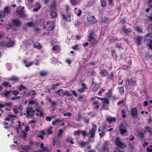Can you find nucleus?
Segmentation results:
<instances>
[{
  "label": "nucleus",
  "instance_id": "9",
  "mask_svg": "<svg viewBox=\"0 0 152 152\" xmlns=\"http://www.w3.org/2000/svg\"><path fill=\"white\" fill-rule=\"evenodd\" d=\"M34 111L33 110V108L32 107H28L26 109V116H30L31 118H32L34 115Z\"/></svg>",
  "mask_w": 152,
  "mask_h": 152
},
{
  "label": "nucleus",
  "instance_id": "38",
  "mask_svg": "<svg viewBox=\"0 0 152 152\" xmlns=\"http://www.w3.org/2000/svg\"><path fill=\"white\" fill-rule=\"evenodd\" d=\"M64 133L63 130L62 129H60L58 131L57 136L59 138L61 137L62 134Z\"/></svg>",
  "mask_w": 152,
  "mask_h": 152
},
{
  "label": "nucleus",
  "instance_id": "53",
  "mask_svg": "<svg viewBox=\"0 0 152 152\" xmlns=\"http://www.w3.org/2000/svg\"><path fill=\"white\" fill-rule=\"evenodd\" d=\"M51 104L52 107H53V110H54L55 109L56 106L57 105V102L55 101H53L52 102Z\"/></svg>",
  "mask_w": 152,
  "mask_h": 152
},
{
  "label": "nucleus",
  "instance_id": "62",
  "mask_svg": "<svg viewBox=\"0 0 152 152\" xmlns=\"http://www.w3.org/2000/svg\"><path fill=\"white\" fill-rule=\"evenodd\" d=\"M81 23L80 22L77 20L75 22V25L76 26H80L81 25Z\"/></svg>",
  "mask_w": 152,
  "mask_h": 152
},
{
  "label": "nucleus",
  "instance_id": "59",
  "mask_svg": "<svg viewBox=\"0 0 152 152\" xmlns=\"http://www.w3.org/2000/svg\"><path fill=\"white\" fill-rule=\"evenodd\" d=\"M27 25L29 27H34V23L32 22L27 23Z\"/></svg>",
  "mask_w": 152,
  "mask_h": 152
},
{
  "label": "nucleus",
  "instance_id": "61",
  "mask_svg": "<svg viewBox=\"0 0 152 152\" xmlns=\"http://www.w3.org/2000/svg\"><path fill=\"white\" fill-rule=\"evenodd\" d=\"M30 148V146L28 145H25V149L24 150L26 152H27V151L29 150Z\"/></svg>",
  "mask_w": 152,
  "mask_h": 152
},
{
  "label": "nucleus",
  "instance_id": "44",
  "mask_svg": "<svg viewBox=\"0 0 152 152\" xmlns=\"http://www.w3.org/2000/svg\"><path fill=\"white\" fill-rule=\"evenodd\" d=\"M84 95L83 94L82 95H80L78 98V100L81 102H84L85 100H83V99L84 98Z\"/></svg>",
  "mask_w": 152,
  "mask_h": 152
},
{
  "label": "nucleus",
  "instance_id": "40",
  "mask_svg": "<svg viewBox=\"0 0 152 152\" xmlns=\"http://www.w3.org/2000/svg\"><path fill=\"white\" fill-rule=\"evenodd\" d=\"M14 43L12 41H10L7 43L6 44V46L7 47L9 48L10 47H12L14 45Z\"/></svg>",
  "mask_w": 152,
  "mask_h": 152
},
{
  "label": "nucleus",
  "instance_id": "42",
  "mask_svg": "<svg viewBox=\"0 0 152 152\" xmlns=\"http://www.w3.org/2000/svg\"><path fill=\"white\" fill-rule=\"evenodd\" d=\"M126 111L125 109H122L121 110V114H122V117L123 118H125L126 117Z\"/></svg>",
  "mask_w": 152,
  "mask_h": 152
},
{
  "label": "nucleus",
  "instance_id": "28",
  "mask_svg": "<svg viewBox=\"0 0 152 152\" xmlns=\"http://www.w3.org/2000/svg\"><path fill=\"white\" fill-rule=\"evenodd\" d=\"M145 134H144L142 132V131H140L139 132H138V135L140 137V139H143L144 137V135H145Z\"/></svg>",
  "mask_w": 152,
  "mask_h": 152
},
{
  "label": "nucleus",
  "instance_id": "41",
  "mask_svg": "<svg viewBox=\"0 0 152 152\" xmlns=\"http://www.w3.org/2000/svg\"><path fill=\"white\" fill-rule=\"evenodd\" d=\"M2 85L4 86L7 87H8L10 88L12 87V86L9 84L8 82L4 81L3 82Z\"/></svg>",
  "mask_w": 152,
  "mask_h": 152
},
{
  "label": "nucleus",
  "instance_id": "11",
  "mask_svg": "<svg viewBox=\"0 0 152 152\" xmlns=\"http://www.w3.org/2000/svg\"><path fill=\"white\" fill-rule=\"evenodd\" d=\"M131 116L132 118H136L137 116V111L135 107L132 108L131 111Z\"/></svg>",
  "mask_w": 152,
  "mask_h": 152
},
{
  "label": "nucleus",
  "instance_id": "24",
  "mask_svg": "<svg viewBox=\"0 0 152 152\" xmlns=\"http://www.w3.org/2000/svg\"><path fill=\"white\" fill-rule=\"evenodd\" d=\"M23 63L24 64H25V66L26 67H28L30 66H31V65H32L34 62L33 61H31L30 62H29L28 64H27V61L26 60H24L23 61Z\"/></svg>",
  "mask_w": 152,
  "mask_h": 152
},
{
  "label": "nucleus",
  "instance_id": "30",
  "mask_svg": "<svg viewBox=\"0 0 152 152\" xmlns=\"http://www.w3.org/2000/svg\"><path fill=\"white\" fill-rule=\"evenodd\" d=\"M134 28L136 29L137 33L139 34H142L143 32L142 29L140 27L137 26L135 27H134Z\"/></svg>",
  "mask_w": 152,
  "mask_h": 152
},
{
  "label": "nucleus",
  "instance_id": "1",
  "mask_svg": "<svg viewBox=\"0 0 152 152\" xmlns=\"http://www.w3.org/2000/svg\"><path fill=\"white\" fill-rule=\"evenodd\" d=\"M69 7L68 6L66 7V12L67 13L66 15H64L63 12H61V17L62 18L63 20L66 21L68 22H70L71 21L72 18H73L71 13L70 12H69Z\"/></svg>",
  "mask_w": 152,
  "mask_h": 152
},
{
  "label": "nucleus",
  "instance_id": "46",
  "mask_svg": "<svg viewBox=\"0 0 152 152\" xmlns=\"http://www.w3.org/2000/svg\"><path fill=\"white\" fill-rule=\"evenodd\" d=\"M61 120L59 119H56L55 120L52 121V125H55L57 123L61 121Z\"/></svg>",
  "mask_w": 152,
  "mask_h": 152
},
{
  "label": "nucleus",
  "instance_id": "4",
  "mask_svg": "<svg viewBox=\"0 0 152 152\" xmlns=\"http://www.w3.org/2000/svg\"><path fill=\"white\" fill-rule=\"evenodd\" d=\"M98 97L95 96L93 97L91 99V101H92V105L94 108L96 110H98L99 107L100 105H101V103H100V101L98 100H97L96 99H98Z\"/></svg>",
  "mask_w": 152,
  "mask_h": 152
},
{
  "label": "nucleus",
  "instance_id": "7",
  "mask_svg": "<svg viewBox=\"0 0 152 152\" xmlns=\"http://www.w3.org/2000/svg\"><path fill=\"white\" fill-rule=\"evenodd\" d=\"M115 144L120 148L124 149L126 148V144L123 143L119 137H117L115 141Z\"/></svg>",
  "mask_w": 152,
  "mask_h": 152
},
{
  "label": "nucleus",
  "instance_id": "52",
  "mask_svg": "<svg viewBox=\"0 0 152 152\" xmlns=\"http://www.w3.org/2000/svg\"><path fill=\"white\" fill-rule=\"evenodd\" d=\"M124 85L123 86L121 87L119 89V92L121 94H123L124 92Z\"/></svg>",
  "mask_w": 152,
  "mask_h": 152
},
{
  "label": "nucleus",
  "instance_id": "60",
  "mask_svg": "<svg viewBox=\"0 0 152 152\" xmlns=\"http://www.w3.org/2000/svg\"><path fill=\"white\" fill-rule=\"evenodd\" d=\"M78 12H75L77 16H80L81 15V14L82 13V11L81 10L79 9L78 10Z\"/></svg>",
  "mask_w": 152,
  "mask_h": 152
},
{
  "label": "nucleus",
  "instance_id": "10",
  "mask_svg": "<svg viewBox=\"0 0 152 152\" xmlns=\"http://www.w3.org/2000/svg\"><path fill=\"white\" fill-rule=\"evenodd\" d=\"M87 18L88 22L91 24H94L96 22V19L93 16H88Z\"/></svg>",
  "mask_w": 152,
  "mask_h": 152
},
{
  "label": "nucleus",
  "instance_id": "34",
  "mask_svg": "<svg viewBox=\"0 0 152 152\" xmlns=\"http://www.w3.org/2000/svg\"><path fill=\"white\" fill-rule=\"evenodd\" d=\"M145 129L146 132H148L151 135L152 134V131L151 129L149 126H147L145 127Z\"/></svg>",
  "mask_w": 152,
  "mask_h": 152
},
{
  "label": "nucleus",
  "instance_id": "19",
  "mask_svg": "<svg viewBox=\"0 0 152 152\" xmlns=\"http://www.w3.org/2000/svg\"><path fill=\"white\" fill-rule=\"evenodd\" d=\"M56 10H51L50 14L52 18H54L57 17V13Z\"/></svg>",
  "mask_w": 152,
  "mask_h": 152
},
{
  "label": "nucleus",
  "instance_id": "25",
  "mask_svg": "<svg viewBox=\"0 0 152 152\" xmlns=\"http://www.w3.org/2000/svg\"><path fill=\"white\" fill-rule=\"evenodd\" d=\"M107 121L109 123H111L112 121L115 122L116 121V119L115 118L107 117L106 119Z\"/></svg>",
  "mask_w": 152,
  "mask_h": 152
},
{
  "label": "nucleus",
  "instance_id": "45",
  "mask_svg": "<svg viewBox=\"0 0 152 152\" xmlns=\"http://www.w3.org/2000/svg\"><path fill=\"white\" fill-rule=\"evenodd\" d=\"M47 72L45 71H42L39 72V75L42 77H44L47 75Z\"/></svg>",
  "mask_w": 152,
  "mask_h": 152
},
{
  "label": "nucleus",
  "instance_id": "55",
  "mask_svg": "<svg viewBox=\"0 0 152 152\" xmlns=\"http://www.w3.org/2000/svg\"><path fill=\"white\" fill-rule=\"evenodd\" d=\"M26 87L24 86L23 85L21 84L20 85V87L18 89L20 91H21L22 89L25 90L26 89Z\"/></svg>",
  "mask_w": 152,
  "mask_h": 152
},
{
  "label": "nucleus",
  "instance_id": "37",
  "mask_svg": "<svg viewBox=\"0 0 152 152\" xmlns=\"http://www.w3.org/2000/svg\"><path fill=\"white\" fill-rule=\"evenodd\" d=\"M114 77V75L113 72H110V75H108L107 76L108 79L111 80H113V79Z\"/></svg>",
  "mask_w": 152,
  "mask_h": 152
},
{
  "label": "nucleus",
  "instance_id": "63",
  "mask_svg": "<svg viewBox=\"0 0 152 152\" xmlns=\"http://www.w3.org/2000/svg\"><path fill=\"white\" fill-rule=\"evenodd\" d=\"M45 23V21L42 19H41L40 20L39 23V24L41 26H43L44 24Z\"/></svg>",
  "mask_w": 152,
  "mask_h": 152
},
{
  "label": "nucleus",
  "instance_id": "12",
  "mask_svg": "<svg viewBox=\"0 0 152 152\" xmlns=\"http://www.w3.org/2000/svg\"><path fill=\"white\" fill-rule=\"evenodd\" d=\"M142 37L138 36L134 38V40L136 43L137 46H140L142 42Z\"/></svg>",
  "mask_w": 152,
  "mask_h": 152
},
{
  "label": "nucleus",
  "instance_id": "6",
  "mask_svg": "<svg viewBox=\"0 0 152 152\" xmlns=\"http://www.w3.org/2000/svg\"><path fill=\"white\" fill-rule=\"evenodd\" d=\"M126 128V126L123 123L119 125L118 127V130L121 134L123 135L127 132Z\"/></svg>",
  "mask_w": 152,
  "mask_h": 152
},
{
  "label": "nucleus",
  "instance_id": "14",
  "mask_svg": "<svg viewBox=\"0 0 152 152\" xmlns=\"http://www.w3.org/2000/svg\"><path fill=\"white\" fill-rule=\"evenodd\" d=\"M127 81L129 86H134L137 83L136 80L134 78H131L130 80L128 79Z\"/></svg>",
  "mask_w": 152,
  "mask_h": 152
},
{
  "label": "nucleus",
  "instance_id": "3",
  "mask_svg": "<svg viewBox=\"0 0 152 152\" xmlns=\"http://www.w3.org/2000/svg\"><path fill=\"white\" fill-rule=\"evenodd\" d=\"M24 7L21 6L18 7L16 9V12L18 15V17L20 18H24L27 17V14L25 13L24 10Z\"/></svg>",
  "mask_w": 152,
  "mask_h": 152
},
{
  "label": "nucleus",
  "instance_id": "8",
  "mask_svg": "<svg viewBox=\"0 0 152 152\" xmlns=\"http://www.w3.org/2000/svg\"><path fill=\"white\" fill-rule=\"evenodd\" d=\"M96 129V125L95 124H93L92 128L89 130V135H90V137L91 138H92L94 137Z\"/></svg>",
  "mask_w": 152,
  "mask_h": 152
},
{
  "label": "nucleus",
  "instance_id": "16",
  "mask_svg": "<svg viewBox=\"0 0 152 152\" xmlns=\"http://www.w3.org/2000/svg\"><path fill=\"white\" fill-rule=\"evenodd\" d=\"M52 50L54 51V53L56 54L59 53L61 51L60 48L58 45L54 46L52 49Z\"/></svg>",
  "mask_w": 152,
  "mask_h": 152
},
{
  "label": "nucleus",
  "instance_id": "57",
  "mask_svg": "<svg viewBox=\"0 0 152 152\" xmlns=\"http://www.w3.org/2000/svg\"><path fill=\"white\" fill-rule=\"evenodd\" d=\"M106 132H104L102 131H101V132L99 133V134L100 135L101 138H102L105 135V133Z\"/></svg>",
  "mask_w": 152,
  "mask_h": 152
},
{
  "label": "nucleus",
  "instance_id": "54",
  "mask_svg": "<svg viewBox=\"0 0 152 152\" xmlns=\"http://www.w3.org/2000/svg\"><path fill=\"white\" fill-rule=\"evenodd\" d=\"M64 96L65 95H66L68 96H72V94L70 93H69V91H65L64 93Z\"/></svg>",
  "mask_w": 152,
  "mask_h": 152
},
{
  "label": "nucleus",
  "instance_id": "56",
  "mask_svg": "<svg viewBox=\"0 0 152 152\" xmlns=\"http://www.w3.org/2000/svg\"><path fill=\"white\" fill-rule=\"evenodd\" d=\"M21 98V97L20 96H17L16 97H13L11 98V99L12 100H13V101H16L17 100H19Z\"/></svg>",
  "mask_w": 152,
  "mask_h": 152
},
{
  "label": "nucleus",
  "instance_id": "23",
  "mask_svg": "<svg viewBox=\"0 0 152 152\" xmlns=\"http://www.w3.org/2000/svg\"><path fill=\"white\" fill-rule=\"evenodd\" d=\"M33 45L35 48H36L39 49H41L42 48V46L40 44L39 42H35L34 43Z\"/></svg>",
  "mask_w": 152,
  "mask_h": 152
},
{
  "label": "nucleus",
  "instance_id": "5",
  "mask_svg": "<svg viewBox=\"0 0 152 152\" xmlns=\"http://www.w3.org/2000/svg\"><path fill=\"white\" fill-rule=\"evenodd\" d=\"M98 99L100 100L103 103L102 108L103 110H109L108 105L109 103V100L108 99L105 98H98Z\"/></svg>",
  "mask_w": 152,
  "mask_h": 152
},
{
  "label": "nucleus",
  "instance_id": "31",
  "mask_svg": "<svg viewBox=\"0 0 152 152\" xmlns=\"http://www.w3.org/2000/svg\"><path fill=\"white\" fill-rule=\"evenodd\" d=\"M55 28V25L53 24H50L49 26L46 29V30L48 31H52Z\"/></svg>",
  "mask_w": 152,
  "mask_h": 152
},
{
  "label": "nucleus",
  "instance_id": "43",
  "mask_svg": "<svg viewBox=\"0 0 152 152\" xmlns=\"http://www.w3.org/2000/svg\"><path fill=\"white\" fill-rule=\"evenodd\" d=\"M94 84L95 86L92 89V91L94 92H96L99 86L97 84H96V83H95Z\"/></svg>",
  "mask_w": 152,
  "mask_h": 152
},
{
  "label": "nucleus",
  "instance_id": "32",
  "mask_svg": "<svg viewBox=\"0 0 152 152\" xmlns=\"http://www.w3.org/2000/svg\"><path fill=\"white\" fill-rule=\"evenodd\" d=\"M59 83H57L55 84H53L52 85L51 88L50 89L51 90H54L56 89L59 86Z\"/></svg>",
  "mask_w": 152,
  "mask_h": 152
},
{
  "label": "nucleus",
  "instance_id": "36",
  "mask_svg": "<svg viewBox=\"0 0 152 152\" xmlns=\"http://www.w3.org/2000/svg\"><path fill=\"white\" fill-rule=\"evenodd\" d=\"M100 74L101 76H105L107 75V72L106 69H104L101 71Z\"/></svg>",
  "mask_w": 152,
  "mask_h": 152
},
{
  "label": "nucleus",
  "instance_id": "18",
  "mask_svg": "<svg viewBox=\"0 0 152 152\" xmlns=\"http://www.w3.org/2000/svg\"><path fill=\"white\" fill-rule=\"evenodd\" d=\"M81 86L82 88L79 89L78 90V91L80 92H83L86 91V90L87 89V86L84 83H82L81 84Z\"/></svg>",
  "mask_w": 152,
  "mask_h": 152
},
{
  "label": "nucleus",
  "instance_id": "50",
  "mask_svg": "<svg viewBox=\"0 0 152 152\" xmlns=\"http://www.w3.org/2000/svg\"><path fill=\"white\" fill-rule=\"evenodd\" d=\"M4 128L5 129H7L9 128L12 126L9 125L8 124L7 122L4 121Z\"/></svg>",
  "mask_w": 152,
  "mask_h": 152
},
{
  "label": "nucleus",
  "instance_id": "33",
  "mask_svg": "<svg viewBox=\"0 0 152 152\" xmlns=\"http://www.w3.org/2000/svg\"><path fill=\"white\" fill-rule=\"evenodd\" d=\"M113 90L110 88L106 94V95L109 97H111L112 95Z\"/></svg>",
  "mask_w": 152,
  "mask_h": 152
},
{
  "label": "nucleus",
  "instance_id": "48",
  "mask_svg": "<svg viewBox=\"0 0 152 152\" xmlns=\"http://www.w3.org/2000/svg\"><path fill=\"white\" fill-rule=\"evenodd\" d=\"M5 12L3 10H1L0 11V18H3L5 16Z\"/></svg>",
  "mask_w": 152,
  "mask_h": 152
},
{
  "label": "nucleus",
  "instance_id": "64",
  "mask_svg": "<svg viewBox=\"0 0 152 152\" xmlns=\"http://www.w3.org/2000/svg\"><path fill=\"white\" fill-rule=\"evenodd\" d=\"M148 3L149 5V6L152 9V0H148Z\"/></svg>",
  "mask_w": 152,
  "mask_h": 152
},
{
  "label": "nucleus",
  "instance_id": "17",
  "mask_svg": "<svg viewBox=\"0 0 152 152\" xmlns=\"http://www.w3.org/2000/svg\"><path fill=\"white\" fill-rule=\"evenodd\" d=\"M126 27V25L122 27V30L123 32L125 34L131 32V29L130 28H127Z\"/></svg>",
  "mask_w": 152,
  "mask_h": 152
},
{
  "label": "nucleus",
  "instance_id": "22",
  "mask_svg": "<svg viewBox=\"0 0 152 152\" xmlns=\"http://www.w3.org/2000/svg\"><path fill=\"white\" fill-rule=\"evenodd\" d=\"M8 80L9 81H14L15 82H18L19 81L20 79L18 77L12 76L11 78L9 79Z\"/></svg>",
  "mask_w": 152,
  "mask_h": 152
},
{
  "label": "nucleus",
  "instance_id": "13",
  "mask_svg": "<svg viewBox=\"0 0 152 152\" xmlns=\"http://www.w3.org/2000/svg\"><path fill=\"white\" fill-rule=\"evenodd\" d=\"M12 23L15 26L18 27L21 26L22 23L18 19H16L13 20Z\"/></svg>",
  "mask_w": 152,
  "mask_h": 152
},
{
  "label": "nucleus",
  "instance_id": "29",
  "mask_svg": "<svg viewBox=\"0 0 152 152\" xmlns=\"http://www.w3.org/2000/svg\"><path fill=\"white\" fill-rule=\"evenodd\" d=\"M36 5H38L39 6L38 7L35 8L34 9L33 11L34 12L38 11V10L41 7V6L40 4V3L38 2H37L36 3Z\"/></svg>",
  "mask_w": 152,
  "mask_h": 152
},
{
  "label": "nucleus",
  "instance_id": "26",
  "mask_svg": "<svg viewBox=\"0 0 152 152\" xmlns=\"http://www.w3.org/2000/svg\"><path fill=\"white\" fill-rule=\"evenodd\" d=\"M107 126L106 124H104L102 126V128H101V127L98 129V132H99L102 131L104 132H106V130L107 129Z\"/></svg>",
  "mask_w": 152,
  "mask_h": 152
},
{
  "label": "nucleus",
  "instance_id": "47",
  "mask_svg": "<svg viewBox=\"0 0 152 152\" xmlns=\"http://www.w3.org/2000/svg\"><path fill=\"white\" fill-rule=\"evenodd\" d=\"M51 152V150L49 148H48V147H45L44 149L42 150L41 152Z\"/></svg>",
  "mask_w": 152,
  "mask_h": 152
},
{
  "label": "nucleus",
  "instance_id": "39",
  "mask_svg": "<svg viewBox=\"0 0 152 152\" xmlns=\"http://www.w3.org/2000/svg\"><path fill=\"white\" fill-rule=\"evenodd\" d=\"M89 143L88 141L84 142L83 141H82L79 143V145L82 147H83L86 144H88Z\"/></svg>",
  "mask_w": 152,
  "mask_h": 152
},
{
  "label": "nucleus",
  "instance_id": "58",
  "mask_svg": "<svg viewBox=\"0 0 152 152\" xmlns=\"http://www.w3.org/2000/svg\"><path fill=\"white\" fill-rule=\"evenodd\" d=\"M52 127L50 126V128L47 130V134H52L53 133V132L51 130Z\"/></svg>",
  "mask_w": 152,
  "mask_h": 152
},
{
  "label": "nucleus",
  "instance_id": "35",
  "mask_svg": "<svg viewBox=\"0 0 152 152\" xmlns=\"http://www.w3.org/2000/svg\"><path fill=\"white\" fill-rule=\"evenodd\" d=\"M14 115L9 114L8 115V116L7 117L5 118L4 120L6 121H10L11 118H14Z\"/></svg>",
  "mask_w": 152,
  "mask_h": 152
},
{
  "label": "nucleus",
  "instance_id": "15",
  "mask_svg": "<svg viewBox=\"0 0 152 152\" xmlns=\"http://www.w3.org/2000/svg\"><path fill=\"white\" fill-rule=\"evenodd\" d=\"M109 149L108 148V145L106 143H104L102 145L101 151L102 152H105L106 151H109Z\"/></svg>",
  "mask_w": 152,
  "mask_h": 152
},
{
  "label": "nucleus",
  "instance_id": "20",
  "mask_svg": "<svg viewBox=\"0 0 152 152\" xmlns=\"http://www.w3.org/2000/svg\"><path fill=\"white\" fill-rule=\"evenodd\" d=\"M49 7L50 9H52V10H56V4L55 0H54L53 2L51 3Z\"/></svg>",
  "mask_w": 152,
  "mask_h": 152
},
{
  "label": "nucleus",
  "instance_id": "51",
  "mask_svg": "<svg viewBox=\"0 0 152 152\" xmlns=\"http://www.w3.org/2000/svg\"><path fill=\"white\" fill-rule=\"evenodd\" d=\"M100 1L101 2V6L103 7H105L106 5V2L105 0H100Z\"/></svg>",
  "mask_w": 152,
  "mask_h": 152
},
{
  "label": "nucleus",
  "instance_id": "21",
  "mask_svg": "<svg viewBox=\"0 0 152 152\" xmlns=\"http://www.w3.org/2000/svg\"><path fill=\"white\" fill-rule=\"evenodd\" d=\"M55 93L57 94L58 95L60 96H64V92L63 90L61 89L58 90L57 91L55 92Z\"/></svg>",
  "mask_w": 152,
  "mask_h": 152
},
{
  "label": "nucleus",
  "instance_id": "49",
  "mask_svg": "<svg viewBox=\"0 0 152 152\" xmlns=\"http://www.w3.org/2000/svg\"><path fill=\"white\" fill-rule=\"evenodd\" d=\"M4 12H5V14H8L10 12L9 7H6L4 9Z\"/></svg>",
  "mask_w": 152,
  "mask_h": 152
},
{
  "label": "nucleus",
  "instance_id": "2",
  "mask_svg": "<svg viewBox=\"0 0 152 152\" xmlns=\"http://www.w3.org/2000/svg\"><path fill=\"white\" fill-rule=\"evenodd\" d=\"M95 35L94 31H92L88 34V40L91 44L94 45H96L98 43L97 39L94 37Z\"/></svg>",
  "mask_w": 152,
  "mask_h": 152
},
{
  "label": "nucleus",
  "instance_id": "27",
  "mask_svg": "<svg viewBox=\"0 0 152 152\" xmlns=\"http://www.w3.org/2000/svg\"><path fill=\"white\" fill-rule=\"evenodd\" d=\"M147 31L148 33L151 34H152V24H149L148 26L147 27Z\"/></svg>",
  "mask_w": 152,
  "mask_h": 152
}]
</instances>
